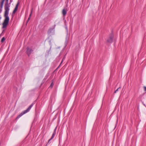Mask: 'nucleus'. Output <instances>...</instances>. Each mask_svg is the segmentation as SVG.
Masks as SVG:
<instances>
[{"mask_svg":"<svg viewBox=\"0 0 146 146\" xmlns=\"http://www.w3.org/2000/svg\"><path fill=\"white\" fill-rule=\"evenodd\" d=\"M33 51V50L31 48L27 47V48L26 52L29 56H30V54Z\"/></svg>","mask_w":146,"mask_h":146,"instance_id":"obj_3","label":"nucleus"},{"mask_svg":"<svg viewBox=\"0 0 146 146\" xmlns=\"http://www.w3.org/2000/svg\"><path fill=\"white\" fill-rule=\"evenodd\" d=\"M121 88V87H119V88H118L114 92V93H116L119 90V89Z\"/></svg>","mask_w":146,"mask_h":146,"instance_id":"obj_11","label":"nucleus"},{"mask_svg":"<svg viewBox=\"0 0 146 146\" xmlns=\"http://www.w3.org/2000/svg\"><path fill=\"white\" fill-rule=\"evenodd\" d=\"M55 27L53 28H50L48 31V33L49 34H50L51 33H54V31Z\"/></svg>","mask_w":146,"mask_h":146,"instance_id":"obj_4","label":"nucleus"},{"mask_svg":"<svg viewBox=\"0 0 146 146\" xmlns=\"http://www.w3.org/2000/svg\"><path fill=\"white\" fill-rule=\"evenodd\" d=\"M10 4H11V3L12 2V0H10Z\"/></svg>","mask_w":146,"mask_h":146,"instance_id":"obj_19","label":"nucleus"},{"mask_svg":"<svg viewBox=\"0 0 146 146\" xmlns=\"http://www.w3.org/2000/svg\"><path fill=\"white\" fill-rule=\"evenodd\" d=\"M17 11V10H16V9H14V10H13V12L12 14H14L16 12V11Z\"/></svg>","mask_w":146,"mask_h":146,"instance_id":"obj_13","label":"nucleus"},{"mask_svg":"<svg viewBox=\"0 0 146 146\" xmlns=\"http://www.w3.org/2000/svg\"><path fill=\"white\" fill-rule=\"evenodd\" d=\"M5 40V38L4 37H3L1 40V42H3Z\"/></svg>","mask_w":146,"mask_h":146,"instance_id":"obj_12","label":"nucleus"},{"mask_svg":"<svg viewBox=\"0 0 146 146\" xmlns=\"http://www.w3.org/2000/svg\"><path fill=\"white\" fill-rule=\"evenodd\" d=\"M19 4V2H18L17 3V4H16L15 9H16V10H17Z\"/></svg>","mask_w":146,"mask_h":146,"instance_id":"obj_10","label":"nucleus"},{"mask_svg":"<svg viewBox=\"0 0 146 146\" xmlns=\"http://www.w3.org/2000/svg\"><path fill=\"white\" fill-rule=\"evenodd\" d=\"M5 0H2L1 2V4H0V8H2L3 7V5L4 4V2L5 1Z\"/></svg>","mask_w":146,"mask_h":146,"instance_id":"obj_8","label":"nucleus"},{"mask_svg":"<svg viewBox=\"0 0 146 146\" xmlns=\"http://www.w3.org/2000/svg\"><path fill=\"white\" fill-rule=\"evenodd\" d=\"M52 139H50L48 140V143H49V142Z\"/></svg>","mask_w":146,"mask_h":146,"instance_id":"obj_18","label":"nucleus"},{"mask_svg":"<svg viewBox=\"0 0 146 146\" xmlns=\"http://www.w3.org/2000/svg\"><path fill=\"white\" fill-rule=\"evenodd\" d=\"M47 145V144H46V146Z\"/></svg>","mask_w":146,"mask_h":146,"instance_id":"obj_21","label":"nucleus"},{"mask_svg":"<svg viewBox=\"0 0 146 146\" xmlns=\"http://www.w3.org/2000/svg\"><path fill=\"white\" fill-rule=\"evenodd\" d=\"M62 62H61V63H60V64L62 63Z\"/></svg>","mask_w":146,"mask_h":146,"instance_id":"obj_20","label":"nucleus"},{"mask_svg":"<svg viewBox=\"0 0 146 146\" xmlns=\"http://www.w3.org/2000/svg\"><path fill=\"white\" fill-rule=\"evenodd\" d=\"M2 8H0V13H1V12L2 11Z\"/></svg>","mask_w":146,"mask_h":146,"instance_id":"obj_17","label":"nucleus"},{"mask_svg":"<svg viewBox=\"0 0 146 146\" xmlns=\"http://www.w3.org/2000/svg\"><path fill=\"white\" fill-rule=\"evenodd\" d=\"M57 127H56L55 128V129H54V132H53V133L52 134V135L55 136V135H56V129Z\"/></svg>","mask_w":146,"mask_h":146,"instance_id":"obj_9","label":"nucleus"},{"mask_svg":"<svg viewBox=\"0 0 146 146\" xmlns=\"http://www.w3.org/2000/svg\"><path fill=\"white\" fill-rule=\"evenodd\" d=\"M32 11H33V9H32V10H31V13H30V14L29 15V17L28 18L27 20V23H28V22H29V20L30 19V18H31V16L32 14Z\"/></svg>","mask_w":146,"mask_h":146,"instance_id":"obj_6","label":"nucleus"},{"mask_svg":"<svg viewBox=\"0 0 146 146\" xmlns=\"http://www.w3.org/2000/svg\"><path fill=\"white\" fill-rule=\"evenodd\" d=\"M67 13V11L65 10L64 9H63L62 11V14L63 16H65Z\"/></svg>","mask_w":146,"mask_h":146,"instance_id":"obj_7","label":"nucleus"},{"mask_svg":"<svg viewBox=\"0 0 146 146\" xmlns=\"http://www.w3.org/2000/svg\"><path fill=\"white\" fill-rule=\"evenodd\" d=\"M143 88H144V91L146 92V87L145 86H144L143 87Z\"/></svg>","mask_w":146,"mask_h":146,"instance_id":"obj_14","label":"nucleus"},{"mask_svg":"<svg viewBox=\"0 0 146 146\" xmlns=\"http://www.w3.org/2000/svg\"><path fill=\"white\" fill-rule=\"evenodd\" d=\"M113 36L111 35L108 39L107 42L110 43H111L113 42Z\"/></svg>","mask_w":146,"mask_h":146,"instance_id":"obj_5","label":"nucleus"},{"mask_svg":"<svg viewBox=\"0 0 146 146\" xmlns=\"http://www.w3.org/2000/svg\"><path fill=\"white\" fill-rule=\"evenodd\" d=\"M53 86V83L52 82L51 83L50 87H52Z\"/></svg>","mask_w":146,"mask_h":146,"instance_id":"obj_15","label":"nucleus"},{"mask_svg":"<svg viewBox=\"0 0 146 146\" xmlns=\"http://www.w3.org/2000/svg\"><path fill=\"white\" fill-rule=\"evenodd\" d=\"M54 136L52 135L51 138H50L51 139H52L54 138Z\"/></svg>","mask_w":146,"mask_h":146,"instance_id":"obj_16","label":"nucleus"},{"mask_svg":"<svg viewBox=\"0 0 146 146\" xmlns=\"http://www.w3.org/2000/svg\"><path fill=\"white\" fill-rule=\"evenodd\" d=\"M33 105V104H31L29 107L26 110H24V111L22 112L20 114H19L16 117V119H18L20 117H21L24 114L26 113L27 112L29 111L30 110L31 108L32 107Z\"/></svg>","mask_w":146,"mask_h":146,"instance_id":"obj_2","label":"nucleus"},{"mask_svg":"<svg viewBox=\"0 0 146 146\" xmlns=\"http://www.w3.org/2000/svg\"><path fill=\"white\" fill-rule=\"evenodd\" d=\"M9 0H6V2L5 5V14L4 16L5 19L2 23V28L3 29L6 28L7 26L9 23V18L8 16L10 7L9 4L8 3Z\"/></svg>","mask_w":146,"mask_h":146,"instance_id":"obj_1","label":"nucleus"}]
</instances>
